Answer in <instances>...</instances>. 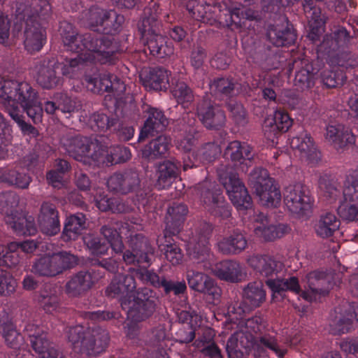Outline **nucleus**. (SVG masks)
<instances>
[{"instance_id": "obj_64", "label": "nucleus", "mask_w": 358, "mask_h": 358, "mask_svg": "<svg viewBox=\"0 0 358 358\" xmlns=\"http://www.w3.org/2000/svg\"><path fill=\"white\" fill-rule=\"evenodd\" d=\"M226 350L229 358H248L250 349L249 347H239L238 340L235 338H230L227 343Z\"/></svg>"}, {"instance_id": "obj_60", "label": "nucleus", "mask_w": 358, "mask_h": 358, "mask_svg": "<svg viewBox=\"0 0 358 358\" xmlns=\"http://www.w3.org/2000/svg\"><path fill=\"white\" fill-rule=\"evenodd\" d=\"M332 33L341 47L348 46L355 36L354 27L350 24L347 27L338 26L335 27Z\"/></svg>"}, {"instance_id": "obj_62", "label": "nucleus", "mask_w": 358, "mask_h": 358, "mask_svg": "<svg viewBox=\"0 0 358 358\" xmlns=\"http://www.w3.org/2000/svg\"><path fill=\"white\" fill-rule=\"evenodd\" d=\"M227 108L231 113L234 123L239 127H244L248 124L247 114L243 105L231 102L227 104Z\"/></svg>"}, {"instance_id": "obj_36", "label": "nucleus", "mask_w": 358, "mask_h": 358, "mask_svg": "<svg viewBox=\"0 0 358 358\" xmlns=\"http://www.w3.org/2000/svg\"><path fill=\"white\" fill-rule=\"evenodd\" d=\"M0 329L8 346L13 349H20L23 345V336L8 320L6 313H3V315L0 317Z\"/></svg>"}, {"instance_id": "obj_32", "label": "nucleus", "mask_w": 358, "mask_h": 358, "mask_svg": "<svg viewBox=\"0 0 358 358\" xmlns=\"http://www.w3.org/2000/svg\"><path fill=\"white\" fill-rule=\"evenodd\" d=\"M320 69L318 62H307L299 69L294 78V85L300 90H308L315 85L316 76Z\"/></svg>"}, {"instance_id": "obj_25", "label": "nucleus", "mask_w": 358, "mask_h": 358, "mask_svg": "<svg viewBox=\"0 0 358 358\" xmlns=\"http://www.w3.org/2000/svg\"><path fill=\"white\" fill-rule=\"evenodd\" d=\"M266 291L262 282H252L243 289L242 301L246 311L260 307L265 302Z\"/></svg>"}, {"instance_id": "obj_9", "label": "nucleus", "mask_w": 358, "mask_h": 358, "mask_svg": "<svg viewBox=\"0 0 358 358\" xmlns=\"http://www.w3.org/2000/svg\"><path fill=\"white\" fill-rule=\"evenodd\" d=\"M103 275L100 271L92 268L80 270L73 274L66 283V292L75 297L85 294Z\"/></svg>"}, {"instance_id": "obj_39", "label": "nucleus", "mask_w": 358, "mask_h": 358, "mask_svg": "<svg viewBox=\"0 0 358 358\" xmlns=\"http://www.w3.org/2000/svg\"><path fill=\"white\" fill-rule=\"evenodd\" d=\"M195 191L196 194L199 196L201 201L206 209L223 196L221 190L217 188L215 182L209 180H203L196 185Z\"/></svg>"}, {"instance_id": "obj_53", "label": "nucleus", "mask_w": 358, "mask_h": 358, "mask_svg": "<svg viewBox=\"0 0 358 358\" xmlns=\"http://www.w3.org/2000/svg\"><path fill=\"white\" fill-rule=\"evenodd\" d=\"M322 82L328 88H336L343 86L346 80L344 71L339 68L325 70L321 74Z\"/></svg>"}, {"instance_id": "obj_31", "label": "nucleus", "mask_w": 358, "mask_h": 358, "mask_svg": "<svg viewBox=\"0 0 358 358\" xmlns=\"http://www.w3.org/2000/svg\"><path fill=\"white\" fill-rule=\"evenodd\" d=\"M51 6L48 0H31L23 11L26 21L40 22L44 25L51 15Z\"/></svg>"}, {"instance_id": "obj_28", "label": "nucleus", "mask_w": 358, "mask_h": 358, "mask_svg": "<svg viewBox=\"0 0 358 358\" xmlns=\"http://www.w3.org/2000/svg\"><path fill=\"white\" fill-rule=\"evenodd\" d=\"M291 147L298 150L302 157H305L313 164L321 160V153L314 145V142L309 134H303L300 136H294L291 140Z\"/></svg>"}, {"instance_id": "obj_29", "label": "nucleus", "mask_w": 358, "mask_h": 358, "mask_svg": "<svg viewBox=\"0 0 358 358\" xmlns=\"http://www.w3.org/2000/svg\"><path fill=\"white\" fill-rule=\"evenodd\" d=\"M145 46L154 57L164 58L173 54V48L169 40L162 32L143 38Z\"/></svg>"}, {"instance_id": "obj_48", "label": "nucleus", "mask_w": 358, "mask_h": 358, "mask_svg": "<svg viewBox=\"0 0 358 358\" xmlns=\"http://www.w3.org/2000/svg\"><path fill=\"white\" fill-rule=\"evenodd\" d=\"M109 78V73L101 74L97 77L85 76L84 80L86 88L94 94L102 95L105 92L108 93Z\"/></svg>"}, {"instance_id": "obj_38", "label": "nucleus", "mask_w": 358, "mask_h": 358, "mask_svg": "<svg viewBox=\"0 0 358 358\" xmlns=\"http://www.w3.org/2000/svg\"><path fill=\"white\" fill-rule=\"evenodd\" d=\"M11 222H5L18 235L32 236L36 231V227L34 218L32 216H27L24 214L15 212L13 216L10 217Z\"/></svg>"}, {"instance_id": "obj_23", "label": "nucleus", "mask_w": 358, "mask_h": 358, "mask_svg": "<svg viewBox=\"0 0 358 358\" xmlns=\"http://www.w3.org/2000/svg\"><path fill=\"white\" fill-rule=\"evenodd\" d=\"M148 117L141 129L139 141H141L149 136L162 132L169 125V120L164 112L157 108L150 107L147 110Z\"/></svg>"}, {"instance_id": "obj_21", "label": "nucleus", "mask_w": 358, "mask_h": 358, "mask_svg": "<svg viewBox=\"0 0 358 358\" xmlns=\"http://www.w3.org/2000/svg\"><path fill=\"white\" fill-rule=\"evenodd\" d=\"M187 213L188 208L185 203L173 202L170 204L164 217L165 233L166 234H179Z\"/></svg>"}, {"instance_id": "obj_49", "label": "nucleus", "mask_w": 358, "mask_h": 358, "mask_svg": "<svg viewBox=\"0 0 358 358\" xmlns=\"http://www.w3.org/2000/svg\"><path fill=\"white\" fill-rule=\"evenodd\" d=\"M100 233L107 241L108 245L115 253H122L124 250V245L120 234L115 229L108 225H103L100 229Z\"/></svg>"}, {"instance_id": "obj_42", "label": "nucleus", "mask_w": 358, "mask_h": 358, "mask_svg": "<svg viewBox=\"0 0 358 358\" xmlns=\"http://www.w3.org/2000/svg\"><path fill=\"white\" fill-rule=\"evenodd\" d=\"M246 246L247 240L245 236L236 231L218 243L219 250L224 255L238 254L244 250Z\"/></svg>"}, {"instance_id": "obj_45", "label": "nucleus", "mask_w": 358, "mask_h": 358, "mask_svg": "<svg viewBox=\"0 0 358 358\" xmlns=\"http://www.w3.org/2000/svg\"><path fill=\"white\" fill-rule=\"evenodd\" d=\"M84 245L90 251L94 256L101 257L108 253L109 246L108 243L103 241L99 236L87 233L83 236Z\"/></svg>"}, {"instance_id": "obj_3", "label": "nucleus", "mask_w": 358, "mask_h": 358, "mask_svg": "<svg viewBox=\"0 0 358 358\" xmlns=\"http://www.w3.org/2000/svg\"><path fill=\"white\" fill-rule=\"evenodd\" d=\"M79 46L76 52L87 50L96 54L97 60L102 64H114L116 55L121 51L119 42L113 36L97 33H86L78 36Z\"/></svg>"}, {"instance_id": "obj_15", "label": "nucleus", "mask_w": 358, "mask_h": 358, "mask_svg": "<svg viewBox=\"0 0 358 358\" xmlns=\"http://www.w3.org/2000/svg\"><path fill=\"white\" fill-rule=\"evenodd\" d=\"M136 275L120 273L113 278L105 289V294L109 298L120 297V303L122 298L131 296L129 294L136 292Z\"/></svg>"}, {"instance_id": "obj_51", "label": "nucleus", "mask_w": 358, "mask_h": 358, "mask_svg": "<svg viewBox=\"0 0 358 358\" xmlns=\"http://www.w3.org/2000/svg\"><path fill=\"white\" fill-rule=\"evenodd\" d=\"M0 178L2 182L21 189H27L31 182V178L28 175L13 169L3 171Z\"/></svg>"}, {"instance_id": "obj_17", "label": "nucleus", "mask_w": 358, "mask_h": 358, "mask_svg": "<svg viewBox=\"0 0 358 358\" xmlns=\"http://www.w3.org/2000/svg\"><path fill=\"white\" fill-rule=\"evenodd\" d=\"M211 273L218 279L231 283L241 282L245 274L243 273L240 263L234 260H223L211 267Z\"/></svg>"}, {"instance_id": "obj_50", "label": "nucleus", "mask_w": 358, "mask_h": 358, "mask_svg": "<svg viewBox=\"0 0 358 358\" xmlns=\"http://www.w3.org/2000/svg\"><path fill=\"white\" fill-rule=\"evenodd\" d=\"M26 83L15 80H4L1 83L0 96L6 101H8V103L10 101L15 103L17 99L16 98L20 95L22 86Z\"/></svg>"}, {"instance_id": "obj_57", "label": "nucleus", "mask_w": 358, "mask_h": 358, "mask_svg": "<svg viewBox=\"0 0 358 358\" xmlns=\"http://www.w3.org/2000/svg\"><path fill=\"white\" fill-rule=\"evenodd\" d=\"M171 92L178 103L184 107H187L194 101L192 90L184 82H178Z\"/></svg>"}, {"instance_id": "obj_47", "label": "nucleus", "mask_w": 358, "mask_h": 358, "mask_svg": "<svg viewBox=\"0 0 358 358\" xmlns=\"http://www.w3.org/2000/svg\"><path fill=\"white\" fill-rule=\"evenodd\" d=\"M236 84L231 78H217L210 83V88L217 96H231L235 94Z\"/></svg>"}, {"instance_id": "obj_26", "label": "nucleus", "mask_w": 358, "mask_h": 358, "mask_svg": "<svg viewBox=\"0 0 358 358\" xmlns=\"http://www.w3.org/2000/svg\"><path fill=\"white\" fill-rule=\"evenodd\" d=\"M25 25L24 44L26 49L29 52L40 50L45 38L44 25L26 20Z\"/></svg>"}, {"instance_id": "obj_59", "label": "nucleus", "mask_w": 358, "mask_h": 358, "mask_svg": "<svg viewBox=\"0 0 358 358\" xmlns=\"http://www.w3.org/2000/svg\"><path fill=\"white\" fill-rule=\"evenodd\" d=\"M210 278L208 275L203 273L189 270L187 272V280L189 287L198 292L203 290L206 284Z\"/></svg>"}, {"instance_id": "obj_54", "label": "nucleus", "mask_w": 358, "mask_h": 358, "mask_svg": "<svg viewBox=\"0 0 358 358\" xmlns=\"http://www.w3.org/2000/svg\"><path fill=\"white\" fill-rule=\"evenodd\" d=\"M208 243L196 237L193 238L188 244V255L191 259L197 261H203L208 253Z\"/></svg>"}, {"instance_id": "obj_56", "label": "nucleus", "mask_w": 358, "mask_h": 358, "mask_svg": "<svg viewBox=\"0 0 358 358\" xmlns=\"http://www.w3.org/2000/svg\"><path fill=\"white\" fill-rule=\"evenodd\" d=\"M138 31L142 38L162 32V23L158 18L143 15L142 20L138 24Z\"/></svg>"}, {"instance_id": "obj_18", "label": "nucleus", "mask_w": 358, "mask_h": 358, "mask_svg": "<svg viewBox=\"0 0 358 358\" xmlns=\"http://www.w3.org/2000/svg\"><path fill=\"white\" fill-rule=\"evenodd\" d=\"M292 124V120L287 113L276 110L273 115L265 118L262 129L265 137L273 142L274 138L280 133L287 131Z\"/></svg>"}, {"instance_id": "obj_40", "label": "nucleus", "mask_w": 358, "mask_h": 358, "mask_svg": "<svg viewBox=\"0 0 358 358\" xmlns=\"http://www.w3.org/2000/svg\"><path fill=\"white\" fill-rule=\"evenodd\" d=\"M180 162L166 159L157 166V182L163 187L169 185L179 175Z\"/></svg>"}, {"instance_id": "obj_14", "label": "nucleus", "mask_w": 358, "mask_h": 358, "mask_svg": "<svg viewBox=\"0 0 358 358\" xmlns=\"http://www.w3.org/2000/svg\"><path fill=\"white\" fill-rule=\"evenodd\" d=\"M101 143L105 148L103 150L98 149L92 153V158L98 164L109 166L124 163L131 158V155L129 148L122 145L108 147L104 142L105 137L101 136Z\"/></svg>"}, {"instance_id": "obj_27", "label": "nucleus", "mask_w": 358, "mask_h": 358, "mask_svg": "<svg viewBox=\"0 0 358 358\" xmlns=\"http://www.w3.org/2000/svg\"><path fill=\"white\" fill-rule=\"evenodd\" d=\"M266 36L268 41L277 47L289 46L296 40L294 30L288 24L270 25Z\"/></svg>"}, {"instance_id": "obj_37", "label": "nucleus", "mask_w": 358, "mask_h": 358, "mask_svg": "<svg viewBox=\"0 0 358 358\" xmlns=\"http://www.w3.org/2000/svg\"><path fill=\"white\" fill-rule=\"evenodd\" d=\"M90 356L103 352L108 346L110 337L108 331L99 326L89 329Z\"/></svg>"}, {"instance_id": "obj_11", "label": "nucleus", "mask_w": 358, "mask_h": 358, "mask_svg": "<svg viewBox=\"0 0 358 358\" xmlns=\"http://www.w3.org/2000/svg\"><path fill=\"white\" fill-rule=\"evenodd\" d=\"M91 27H100L106 36L117 34L124 22V17L113 10H95L90 12Z\"/></svg>"}, {"instance_id": "obj_6", "label": "nucleus", "mask_w": 358, "mask_h": 358, "mask_svg": "<svg viewBox=\"0 0 358 358\" xmlns=\"http://www.w3.org/2000/svg\"><path fill=\"white\" fill-rule=\"evenodd\" d=\"M248 185L262 205L276 208L280 204V189L266 169L261 166L255 168L248 175Z\"/></svg>"}, {"instance_id": "obj_19", "label": "nucleus", "mask_w": 358, "mask_h": 358, "mask_svg": "<svg viewBox=\"0 0 358 358\" xmlns=\"http://www.w3.org/2000/svg\"><path fill=\"white\" fill-rule=\"evenodd\" d=\"M38 222L43 234L49 236L57 234L60 231V224L56 206L50 202H43L40 208Z\"/></svg>"}, {"instance_id": "obj_13", "label": "nucleus", "mask_w": 358, "mask_h": 358, "mask_svg": "<svg viewBox=\"0 0 358 358\" xmlns=\"http://www.w3.org/2000/svg\"><path fill=\"white\" fill-rule=\"evenodd\" d=\"M197 115L204 127L208 129L218 130L225 124L224 112L208 99H203L198 103Z\"/></svg>"}, {"instance_id": "obj_22", "label": "nucleus", "mask_w": 358, "mask_h": 358, "mask_svg": "<svg viewBox=\"0 0 358 358\" xmlns=\"http://www.w3.org/2000/svg\"><path fill=\"white\" fill-rule=\"evenodd\" d=\"M139 78L143 86L155 91H166L169 87L166 70L161 67L142 69Z\"/></svg>"}, {"instance_id": "obj_35", "label": "nucleus", "mask_w": 358, "mask_h": 358, "mask_svg": "<svg viewBox=\"0 0 358 358\" xmlns=\"http://www.w3.org/2000/svg\"><path fill=\"white\" fill-rule=\"evenodd\" d=\"M344 201L341 202L337 208L338 214L343 220L348 222L358 221V194L350 191L349 196L347 195L345 189L343 191Z\"/></svg>"}, {"instance_id": "obj_4", "label": "nucleus", "mask_w": 358, "mask_h": 358, "mask_svg": "<svg viewBox=\"0 0 358 358\" xmlns=\"http://www.w3.org/2000/svg\"><path fill=\"white\" fill-rule=\"evenodd\" d=\"M220 182L226 189L228 196L234 206L239 210L252 208V198L237 173L229 164H221L217 169Z\"/></svg>"}, {"instance_id": "obj_55", "label": "nucleus", "mask_w": 358, "mask_h": 358, "mask_svg": "<svg viewBox=\"0 0 358 358\" xmlns=\"http://www.w3.org/2000/svg\"><path fill=\"white\" fill-rule=\"evenodd\" d=\"M90 122L93 129L100 131H105L114 127L119 122L117 117H109L103 113H94L90 115Z\"/></svg>"}, {"instance_id": "obj_2", "label": "nucleus", "mask_w": 358, "mask_h": 358, "mask_svg": "<svg viewBox=\"0 0 358 358\" xmlns=\"http://www.w3.org/2000/svg\"><path fill=\"white\" fill-rule=\"evenodd\" d=\"M159 305L156 292L148 287L138 288L133 299L126 296L121 300V308L127 310L128 317L134 322L150 318Z\"/></svg>"}, {"instance_id": "obj_41", "label": "nucleus", "mask_w": 358, "mask_h": 358, "mask_svg": "<svg viewBox=\"0 0 358 358\" xmlns=\"http://www.w3.org/2000/svg\"><path fill=\"white\" fill-rule=\"evenodd\" d=\"M306 278L313 294L323 296L329 294L331 278L325 271L315 270L310 272Z\"/></svg>"}, {"instance_id": "obj_1", "label": "nucleus", "mask_w": 358, "mask_h": 358, "mask_svg": "<svg viewBox=\"0 0 358 358\" xmlns=\"http://www.w3.org/2000/svg\"><path fill=\"white\" fill-rule=\"evenodd\" d=\"M249 266L261 277L266 278V285L273 292V297L280 295L287 290L296 294L301 292L300 285L296 277L280 278L278 275L284 268L283 263L273 256L267 255H253L248 259Z\"/></svg>"}, {"instance_id": "obj_46", "label": "nucleus", "mask_w": 358, "mask_h": 358, "mask_svg": "<svg viewBox=\"0 0 358 358\" xmlns=\"http://www.w3.org/2000/svg\"><path fill=\"white\" fill-rule=\"evenodd\" d=\"M288 225L279 224L277 225H268L266 227L257 226L255 233L261 236L266 241H273L276 238L282 237L289 231Z\"/></svg>"}, {"instance_id": "obj_10", "label": "nucleus", "mask_w": 358, "mask_h": 358, "mask_svg": "<svg viewBox=\"0 0 358 358\" xmlns=\"http://www.w3.org/2000/svg\"><path fill=\"white\" fill-rule=\"evenodd\" d=\"M141 183L139 172L130 169L113 173L107 180V187L110 192L125 195L140 189Z\"/></svg>"}, {"instance_id": "obj_44", "label": "nucleus", "mask_w": 358, "mask_h": 358, "mask_svg": "<svg viewBox=\"0 0 358 358\" xmlns=\"http://www.w3.org/2000/svg\"><path fill=\"white\" fill-rule=\"evenodd\" d=\"M19 202V196L13 192L0 193V212L5 222H11L10 217L17 212L15 208Z\"/></svg>"}, {"instance_id": "obj_30", "label": "nucleus", "mask_w": 358, "mask_h": 358, "mask_svg": "<svg viewBox=\"0 0 358 358\" xmlns=\"http://www.w3.org/2000/svg\"><path fill=\"white\" fill-rule=\"evenodd\" d=\"M69 343L74 352L90 356V332L83 326L69 327L66 331Z\"/></svg>"}, {"instance_id": "obj_20", "label": "nucleus", "mask_w": 358, "mask_h": 358, "mask_svg": "<svg viewBox=\"0 0 358 358\" xmlns=\"http://www.w3.org/2000/svg\"><path fill=\"white\" fill-rule=\"evenodd\" d=\"M101 136L94 138H87L83 136H76L68 139L66 151L69 155L74 158L82 157L83 155H87L91 148L94 152L98 149L103 150L105 147L102 145Z\"/></svg>"}, {"instance_id": "obj_7", "label": "nucleus", "mask_w": 358, "mask_h": 358, "mask_svg": "<svg viewBox=\"0 0 358 358\" xmlns=\"http://www.w3.org/2000/svg\"><path fill=\"white\" fill-rule=\"evenodd\" d=\"M136 278L145 283H149L157 289H162L164 296L173 294L179 296L187 290V285L184 280H174L165 275H159L152 271L145 268L134 269Z\"/></svg>"}, {"instance_id": "obj_63", "label": "nucleus", "mask_w": 358, "mask_h": 358, "mask_svg": "<svg viewBox=\"0 0 358 358\" xmlns=\"http://www.w3.org/2000/svg\"><path fill=\"white\" fill-rule=\"evenodd\" d=\"M347 315H341L339 317H336L331 324V331L334 334H341L348 333L352 327V318L349 312H346Z\"/></svg>"}, {"instance_id": "obj_52", "label": "nucleus", "mask_w": 358, "mask_h": 358, "mask_svg": "<svg viewBox=\"0 0 358 358\" xmlns=\"http://www.w3.org/2000/svg\"><path fill=\"white\" fill-rule=\"evenodd\" d=\"M59 32L65 45L69 46L71 50H77L79 44L77 41L78 36L73 24L62 21L59 24Z\"/></svg>"}, {"instance_id": "obj_16", "label": "nucleus", "mask_w": 358, "mask_h": 358, "mask_svg": "<svg viewBox=\"0 0 358 358\" xmlns=\"http://www.w3.org/2000/svg\"><path fill=\"white\" fill-rule=\"evenodd\" d=\"M326 140L338 151L343 152L355 143V136L351 130L342 124L328 125Z\"/></svg>"}, {"instance_id": "obj_5", "label": "nucleus", "mask_w": 358, "mask_h": 358, "mask_svg": "<svg viewBox=\"0 0 358 358\" xmlns=\"http://www.w3.org/2000/svg\"><path fill=\"white\" fill-rule=\"evenodd\" d=\"M78 263V257L68 252L44 255L35 259L31 272L40 277L53 278L73 268Z\"/></svg>"}, {"instance_id": "obj_24", "label": "nucleus", "mask_w": 358, "mask_h": 358, "mask_svg": "<svg viewBox=\"0 0 358 358\" xmlns=\"http://www.w3.org/2000/svg\"><path fill=\"white\" fill-rule=\"evenodd\" d=\"M171 146V137L160 135L144 145L141 150L142 158L148 162L166 158L169 155Z\"/></svg>"}, {"instance_id": "obj_58", "label": "nucleus", "mask_w": 358, "mask_h": 358, "mask_svg": "<svg viewBox=\"0 0 358 358\" xmlns=\"http://www.w3.org/2000/svg\"><path fill=\"white\" fill-rule=\"evenodd\" d=\"M303 7L308 24L325 22L324 16L322 14L321 8L317 6L315 0H304Z\"/></svg>"}, {"instance_id": "obj_34", "label": "nucleus", "mask_w": 358, "mask_h": 358, "mask_svg": "<svg viewBox=\"0 0 358 358\" xmlns=\"http://www.w3.org/2000/svg\"><path fill=\"white\" fill-rule=\"evenodd\" d=\"M127 244L129 248L140 256V262L150 264V257L154 254V248L148 239L142 234L130 235Z\"/></svg>"}, {"instance_id": "obj_33", "label": "nucleus", "mask_w": 358, "mask_h": 358, "mask_svg": "<svg viewBox=\"0 0 358 358\" xmlns=\"http://www.w3.org/2000/svg\"><path fill=\"white\" fill-rule=\"evenodd\" d=\"M87 220L86 215L83 213H76L68 216L64 223L62 238L66 241L77 238L82 231L87 229Z\"/></svg>"}, {"instance_id": "obj_61", "label": "nucleus", "mask_w": 358, "mask_h": 358, "mask_svg": "<svg viewBox=\"0 0 358 358\" xmlns=\"http://www.w3.org/2000/svg\"><path fill=\"white\" fill-rule=\"evenodd\" d=\"M206 210L213 216L227 219L231 217V210L229 203L225 201L224 196L220 197L213 205L206 208Z\"/></svg>"}, {"instance_id": "obj_12", "label": "nucleus", "mask_w": 358, "mask_h": 358, "mask_svg": "<svg viewBox=\"0 0 358 358\" xmlns=\"http://www.w3.org/2000/svg\"><path fill=\"white\" fill-rule=\"evenodd\" d=\"M62 64L55 59H45L37 66L36 83L43 89L51 90L60 85L62 78L59 71Z\"/></svg>"}, {"instance_id": "obj_8", "label": "nucleus", "mask_w": 358, "mask_h": 358, "mask_svg": "<svg viewBox=\"0 0 358 358\" xmlns=\"http://www.w3.org/2000/svg\"><path fill=\"white\" fill-rule=\"evenodd\" d=\"M284 202L288 210L299 216L308 215L312 208L310 192L308 187L296 183L284 190Z\"/></svg>"}, {"instance_id": "obj_43", "label": "nucleus", "mask_w": 358, "mask_h": 358, "mask_svg": "<svg viewBox=\"0 0 358 358\" xmlns=\"http://www.w3.org/2000/svg\"><path fill=\"white\" fill-rule=\"evenodd\" d=\"M340 227V220L335 215L327 213L320 216V220L315 224L316 234L323 238H327L333 236Z\"/></svg>"}]
</instances>
